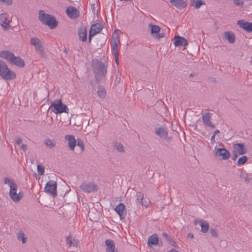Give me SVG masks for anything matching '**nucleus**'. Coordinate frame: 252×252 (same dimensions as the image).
<instances>
[{"instance_id":"1","label":"nucleus","mask_w":252,"mask_h":252,"mask_svg":"<svg viewBox=\"0 0 252 252\" xmlns=\"http://www.w3.org/2000/svg\"><path fill=\"white\" fill-rule=\"evenodd\" d=\"M107 63H102L98 60H95L93 62V68L95 76V80L97 82L105 76L107 73Z\"/></svg>"},{"instance_id":"2","label":"nucleus","mask_w":252,"mask_h":252,"mask_svg":"<svg viewBox=\"0 0 252 252\" xmlns=\"http://www.w3.org/2000/svg\"><path fill=\"white\" fill-rule=\"evenodd\" d=\"M38 18L43 24L48 26L51 29H54L58 26V22L55 17L44 13L43 10H39Z\"/></svg>"},{"instance_id":"3","label":"nucleus","mask_w":252,"mask_h":252,"mask_svg":"<svg viewBox=\"0 0 252 252\" xmlns=\"http://www.w3.org/2000/svg\"><path fill=\"white\" fill-rule=\"evenodd\" d=\"M0 76L6 80H10L15 79L16 74L10 70L5 62L0 60Z\"/></svg>"},{"instance_id":"4","label":"nucleus","mask_w":252,"mask_h":252,"mask_svg":"<svg viewBox=\"0 0 252 252\" xmlns=\"http://www.w3.org/2000/svg\"><path fill=\"white\" fill-rule=\"evenodd\" d=\"M52 112L55 114H61L62 113H69V109L65 104L62 103L61 99L55 100L49 107Z\"/></svg>"},{"instance_id":"5","label":"nucleus","mask_w":252,"mask_h":252,"mask_svg":"<svg viewBox=\"0 0 252 252\" xmlns=\"http://www.w3.org/2000/svg\"><path fill=\"white\" fill-rule=\"evenodd\" d=\"M30 44L35 48V52L41 57L44 58L46 53L42 43L40 40L36 37L32 38L30 40Z\"/></svg>"},{"instance_id":"6","label":"nucleus","mask_w":252,"mask_h":252,"mask_svg":"<svg viewBox=\"0 0 252 252\" xmlns=\"http://www.w3.org/2000/svg\"><path fill=\"white\" fill-rule=\"evenodd\" d=\"M82 191L86 193L95 192L98 190V186L94 182H83L79 186Z\"/></svg>"},{"instance_id":"7","label":"nucleus","mask_w":252,"mask_h":252,"mask_svg":"<svg viewBox=\"0 0 252 252\" xmlns=\"http://www.w3.org/2000/svg\"><path fill=\"white\" fill-rule=\"evenodd\" d=\"M214 156L216 158L221 160H227L230 157V154L225 148H218L215 147L214 148Z\"/></svg>"},{"instance_id":"8","label":"nucleus","mask_w":252,"mask_h":252,"mask_svg":"<svg viewBox=\"0 0 252 252\" xmlns=\"http://www.w3.org/2000/svg\"><path fill=\"white\" fill-rule=\"evenodd\" d=\"M149 27L151 29V34L155 39L158 40L164 37V33L159 32L160 28L159 26L150 23Z\"/></svg>"},{"instance_id":"9","label":"nucleus","mask_w":252,"mask_h":252,"mask_svg":"<svg viewBox=\"0 0 252 252\" xmlns=\"http://www.w3.org/2000/svg\"><path fill=\"white\" fill-rule=\"evenodd\" d=\"M45 192L51 194L53 197L57 196V183L54 181H49L45 187Z\"/></svg>"},{"instance_id":"10","label":"nucleus","mask_w":252,"mask_h":252,"mask_svg":"<svg viewBox=\"0 0 252 252\" xmlns=\"http://www.w3.org/2000/svg\"><path fill=\"white\" fill-rule=\"evenodd\" d=\"M102 29V27L101 24L96 23L92 25L89 32V42H91L93 36L101 32Z\"/></svg>"},{"instance_id":"11","label":"nucleus","mask_w":252,"mask_h":252,"mask_svg":"<svg viewBox=\"0 0 252 252\" xmlns=\"http://www.w3.org/2000/svg\"><path fill=\"white\" fill-rule=\"evenodd\" d=\"M174 44L175 47H186L189 44L188 40L183 36L176 35L174 37Z\"/></svg>"},{"instance_id":"12","label":"nucleus","mask_w":252,"mask_h":252,"mask_svg":"<svg viewBox=\"0 0 252 252\" xmlns=\"http://www.w3.org/2000/svg\"><path fill=\"white\" fill-rule=\"evenodd\" d=\"M66 13L68 16L71 19L77 18L80 14L79 11L73 6L68 7L66 10Z\"/></svg>"},{"instance_id":"13","label":"nucleus","mask_w":252,"mask_h":252,"mask_svg":"<svg viewBox=\"0 0 252 252\" xmlns=\"http://www.w3.org/2000/svg\"><path fill=\"white\" fill-rule=\"evenodd\" d=\"M202 114V119L203 122L204 124L207 126H210L212 128H215V126L212 124L210 119L211 117V114L209 112H206L205 113H203V112Z\"/></svg>"},{"instance_id":"14","label":"nucleus","mask_w":252,"mask_h":252,"mask_svg":"<svg viewBox=\"0 0 252 252\" xmlns=\"http://www.w3.org/2000/svg\"><path fill=\"white\" fill-rule=\"evenodd\" d=\"M4 183L8 185L10 187L9 195L17 191V185L11 179L7 177L5 178L4 179Z\"/></svg>"},{"instance_id":"15","label":"nucleus","mask_w":252,"mask_h":252,"mask_svg":"<svg viewBox=\"0 0 252 252\" xmlns=\"http://www.w3.org/2000/svg\"><path fill=\"white\" fill-rule=\"evenodd\" d=\"M65 139L67 142V145L69 149L71 151H74L77 143L75 137L71 135H66L65 136Z\"/></svg>"},{"instance_id":"16","label":"nucleus","mask_w":252,"mask_h":252,"mask_svg":"<svg viewBox=\"0 0 252 252\" xmlns=\"http://www.w3.org/2000/svg\"><path fill=\"white\" fill-rule=\"evenodd\" d=\"M237 25L242 29L247 32H252V23L246 22L244 20H239L237 21Z\"/></svg>"},{"instance_id":"17","label":"nucleus","mask_w":252,"mask_h":252,"mask_svg":"<svg viewBox=\"0 0 252 252\" xmlns=\"http://www.w3.org/2000/svg\"><path fill=\"white\" fill-rule=\"evenodd\" d=\"M120 40L117 35H113V41L112 42V47L114 55H119V51L118 48Z\"/></svg>"},{"instance_id":"18","label":"nucleus","mask_w":252,"mask_h":252,"mask_svg":"<svg viewBox=\"0 0 252 252\" xmlns=\"http://www.w3.org/2000/svg\"><path fill=\"white\" fill-rule=\"evenodd\" d=\"M105 244L106 246V252H117V249L115 247V244L113 240L111 239L106 240L105 242Z\"/></svg>"},{"instance_id":"19","label":"nucleus","mask_w":252,"mask_h":252,"mask_svg":"<svg viewBox=\"0 0 252 252\" xmlns=\"http://www.w3.org/2000/svg\"><path fill=\"white\" fill-rule=\"evenodd\" d=\"M155 133L160 138L166 139L168 136L167 129L164 127H160L156 128Z\"/></svg>"},{"instance_id":"20","label":"nucleus","mask_w":252,"mask_h":252,"mask_svg":"<svg viewBox=\"0 0 252 252\" xmlns=\"http://www.w3.org/2000/svg\"><path fill=\"white\" fill-rule=\"evenodd\" d=\"M14 54L10 51H0V57L4 59L9 63H10V62H12V58L14 57Z\"/></svg>"},{"instance_id":"21","label":"nucleus","mask_w":252,"mask_h":252,"mask_svg":"<svg viewBox=\"0 0 252 252\" xmlns=\"http://www.w3.org/2000/svg\"><path fill=\"white\" fill-rule=\"evenodd\" d=\"M170 2L178 9H183L187 6V1L183 0H170Z\"/></svg>"},{"instance_id":"22","label":"nucleus","mask_w":252,"mask_h":252,"mask_svg":"<svg viewBox=\"0 0 252 252\" xmlns=\"http://www.w3.org/2000/svg\"><path fill=\"white\" fill-rule=\"evenodd\" d=\"M233 149L239 155H244L247 153V150L244 148V144L242 143L234 144Z\"/></svg>"},{"instance_id":"23","label":"nucleus","mask_w":252,"mask_h":252,"mask_svg":"<svg viewBox=\"0 0 252 252\" xmlns=\"http://www.w3.org/2000/svg\"><path fill=\"white\" fill-rule=\"evenodd\" d=\"M9 63L19 67H23L25 66L24 61L20 57H16L15 55L12 58V62H10Z\"/></svg>"},{"instance_id":"24","label":"nucleus","mask_w":252,"mask_h":252,"mask_svg":"<svg viewBox=\"0 0 252 252\" xmlns=\"http://www.w3.org/2000/svg\"><path fill=\"white\" fill-rule=\"evenodd\" d=\"M78 33L80 40L85 42L87 39V30L85 27H81L78 29Z\"/></svg>"},{"instance_id":"25","label":"nucleus","mask_w":252,"mask_h":252,"mask_svg":"<svg viewBox=\"0 0 252 252\" xmlns=\"http://www.w3.org/2000/svg\"><path fill=\"white\" fill-rule=\"evenodd\" d=\"M0 22L1 26L5 30L9 26L10 20L8 19L6 14L1 13L0 14Z\"/></svg>"},{"instance_id":"26","label":"nucleus","mask_w":252,"mask_h":252,"mask_svg":"<svg viewBox=\"0 0 252 252\" xmlns=\"http://www.w3.org/2000/svg\"><path fill=\"white\" fill-rule=\"evenodd\" d=\"M158 238L157 234L154 233V234L150 236L148 240V245L149 247H152L153 246L158 244Z\"/></svg>"},{"instance_id":"27","label":"nucleus","mask_w":252,"mask_h":252,"mask_svg":"<svg viewBox=\"0 0 252 252\" xmlns=\"http://www.w3.org/2000/svg\"><path fill=\"white\" fill-rule=\"evenodd\" d=\"M44 144L49 149H52L56 146V141L50 138L45 139L44 140Z\"/></svg>"},{"instance_id":"28","label":"nucleus","mask_w":252,"mask_h":252,"mask_svg":"<svg viewBox=\"0 0 252 252\" xmlns=\"http://www.w3.org/2000/svg\"><path fill=\"white\" fill-rule=\"evenodd\" d=\"M11 200L14 202H18L21 200L23 197V193L20 192L17 193V191L9 195Z\"/></svg>"},{"instance_id":"29","label":"nucleus","mask_w":252,"mask_h":252,"mask_svg":"<svg viewBox=\"0 0 252 252\" xmlns=\"http://www.w3.org/2000/svg\"><path fill=\"white\" fill-rule=\"evenodd\" d=\"M224 39L227 40L230 43H233L235 42V35L231 32H226L224 33Z\"/></svg>"},{"instance_id":"30","label":"nucleus","mask_w":252,"mask_h":252,"mask_svg":"<svg viewBox=\"0 0 252 252\" xmlns=\"http://www.w3.org/2000/svg\"><path fill=\"white\" fill-rule=\"evenodd\" d=\"M125 210V206L123 203H120L117 205L115 210L118 214L121 219L122 218V216L124 215V211Z\"/></svg>"},{"instance_id":"31","label":"nucleus","mask_w":252,"mask_h":252,"mask_svg":"<svg viewBox=\"0 0 252 252\" xmlns=\"http://www.w3.org/2000/svg\"><path fill=\"white\" fill-rule=\"evenodd\" d=\"M162 236L165 239V240L166 241V242L169 244H170L172 246L175 247H177V246L176 245V243L166 233H165V232L162 233Z\"/></svg>"},{"instance_id":"32","label":"nucleus","mask_w":252,"mask_h":252,"mask_svg":"<svg viewBox=\"0 0 252 252\" xmlns=\"http://www.w3.org/2000/svg\"><path fill=\"white\" fill-rule=\"evenodd\" d=\"M199 223L201 226V231L203 233H206L208 231L209 225V223L205 220H199Z\"/></svg>"},{"instance_id":"33","label":"nucleus","mask_w":252,"mask_h":252,"mask_svg":"<svg viewBox=\"0 0 252 252\" xmlns=\"http://www.w3.org/2000/svg\"><path fill=\"white\" fill-rule=\"evenodd\" d=\"M66 244L69 246H77L78 244V241L75 239H72V237L69 235L66 239Z\"/></svg>"},{"instance_id":"34","label":"nucleus","mask_w":252,"mask_h":252,"mask_svg":"<svg viewBox=\"0 0 252 252\" xmlns=\"http://www.w3.org/2000/svg\"><path fill=\"white\" fill-rule=\"evenodd\" d=\"M17 237L18 240L19 241H21L23 244L26 243V242L27 241V238L25 236V235L23 231H20L17 233Z\"/></svg>"},{"instance_id":"35","label":"nucleus","mask_w":252,"mask_h":252,"mask_svg":"<svg viewBox=\"0 0 252 252\" xmlns=\"http://www.w3.org/2000/svg\"><path fill=\"white\" fill-rule=\"evenodd\" d=\"M97 94L100 98H104L106 96V90L103 87H99L97 92Z\"/></svg>"},{"instance_id":"36","label":"nucleus","mask_w":252,"mask_h":252,"mask_svg":"<svg viewBox=\"0 0 252 252\" xmlns=\"http://www.w3.org/2000/svg\"><path fill=\"white\" fill-rule=\"evenodd\" d=\"M192 6L195 8H199L202 5L205 4V2L201 0H193Z\"/></svg>"},{"instance_id":"37","label":"nucleus","mask_w":252,"mask_h":252,"mask_svg":"<svg viewBox=\"0 0 252 252\" xmlns=\"http://www.w3.org/2000/svg\"><path fill=\"white\" fill-rule=\"evenodd\" d=\"M136 196L137 202H139L141 205H144V203L143 202L144 194L141 192H138L136 194Z\"/></svg>"},{"instance_id":"38","label":"nucleus","mask_w":252,"mask_h":252,"mask_svg":"<svg viewBox=\"0 0 252 252\" xmlns=\"http://www.w3.org/2000/svg\"><path fill=\"white\" fill-rule=\"evenodd\" d=\"M248 160V158L246 156H243L240 158L237 162L238 165L244 164Z\"/></svg>"},{"instance_id":"39","label":"nucleus","mask_w":252,"mask_h":252,"mask_svg":"<svg viewBox=\"0 0 252 252\" xmlns=\"http://www.w3.org/2000/svg\"><path fill=\"white\" fill-rule=\"evenodd\" d=\"M115 148L119 152H124L125 151L123 145L120 143H115Z\"/></svg>"},{"instance_id":"40","label":"nucleus","mask_w":252,"mask_h":252,"mask_svg":"<svg viewBox=\"0 0 252 252\" xmlns=\"http://www.w3.org/2000/svg\"><path fill=\"white\" fill-rule=\"evenodd\" d=\"M76 141V145L80 147L81 152H83L84 150V144L83 142L79 139H78Z\"/></svg>"},{"instance_id":"41","label":"nucleus","mask_w":252,"mask_h":252,"mask_svg":"<svg viewBox=\"0 0 252 252\" xmlns=\"http://www.w3.org/2000/svg\"><path fill=\"white\" fill-rule=\"evenodd\" d=\"M37 171L40 175H43L44 174V167L41 165H37Z\"/></svg>"},{"instance_id":"42","label":"nucleus","mask_w":252,"mask_h":252,"mask_svg":"<svg viewBox=\"0 0 252 252\" xmlns=\"http://www.w3.org/2000/svg\"><path fill=\"white\" fill-rule=\"evenodd\" d=\"M210 233L211 234V236L213 237L217 238L218 236L217 231L213 228H211L210 229Z\"/></svg>"},{"instance_id":"43","label":"nucleus","mask_w":252,"mask_h":252,"mask_svg":"<svg viewBox=\"0 0 252 252\" xmlns=\"http://www.w3.org/2000/svg\"><path fill=\"white\" fill-rule=\"evenodd\" d=\"M236 5L238 6H243L244 1V0H233Z\"/></svg>"},{"instance_id":"44","label":"nucleus","mask_w":252,"mask_h":252,"mask_svg":"<svg viewBox=\"0 0 252 252\" xmlns=\"http://www.w3.org/2000/svg\"><path fill=\"white\" fill-rule=\"evenodd\" d=\"M0 2H2L8 5H10L12 3V0H0Z\"/></svg>"},{"instance_id":"45","label":"nucleus","mask_w":252,"mask_h":252,"mask_svg":"<svg viewBox=\"0 0 252 252\" xmlns=\"http://www.w3.org/2000/svg\"><path fill=\"white\" fill-rule=\"evenodd\" d=\"M22 140L20 137H17L16 139V143L18 145H21L22 144Z\"/></svg>"},{"instance_id":"46","label":"nucleus","mask_w":252,"mask_h":252,"mask_svg":"<svg viewBox=\"0 0 252 252\" xmlns=\"http://www.w3.org/2000/svg\"><path fill=\"white\" fill-rule=\"evenodd\" d=\"M20 149L24 151H26L27 149V146L26 144H22L20 145Z\"/></svg>"},{"instance_id":"47","label":"nucleus","mask_w":252,"mask_h":252,"mask_svg":"<svg viewBox=\"0 0 252 252\" xmlns=\"http://www.w3.org/2000/svg\"><path fill=\"white\" fill-rule=\"evenodd\" d=\"M237 153H236L235 151L233 152V155L232 157V159L233 160H235L238 157Z\"/></svg>"},{"instance_id":"48","label":"nucleus","mask_w":252,"mask_h":252,"mask_svg":"<svg viewBox=\"0 0 252 252\" xmlns=\"http://www.w3.org/2000/svg\"><path fill=\"white\" fill-rule=\"evenodd\" d=\"M115 58V61L116 63V64L118 65L119 63V59H118V55H114Z\"/></svg>"},{"instance_id":"49","label":"nucleus","mask_w":252,"mask_h":252,"mask_svg":"<svg viewBox=\"0 0 252 252\" xmlns=\"http://www.w3.org/2000/svg\"><path fill=\"white\" fill-rule=\"evenodd\" d=\"M215 135L214 134H213L212 137H211V140L212 142H215Z\"/></svg>"},{"instance_id":"50","label":"nucleus","mask_w":252,"mask_h":252,"mask_svg":"<svg viewBox=\"0 0 252 252\" xmlns=\"http://www.w3.org/2000/svg\"><path fill=\"white\" fill-rule=\"evenodd\" d=\"M167 252H179L177 251V250H176L174 249H173L168 251Z\"/></svg>"},{"instance_id":"51","label":"nucleus","mask_w":252,"mask_h":252,"mask_svg":"<svg viewBox=\"0 0 252 252\" xmlns=\"http://www.w3.org/2000/svg\"><path fill=\"white\" fill-rule=\"evenodd\" d=\"M188 236L191 239H193L194 237L193 235L191 233H189L188 234Z\"/></svg>"},{"instance_id":"52","label":"nucleus","mask_w":252,"mask_h":252,"mask_svg":"<svg viewBox=\"0 0 252 252\" xmlns=\"http://www.w3.org/2000/svg\"><path fill=\"white\" fill-rule=\"evenodd\" d=\"M219 133H220V130H218V129H217V130H216L214 131V134L215 135H216V134H218Z\"/></svg>"},{"instance_id":"53","label":"nucleus","mask_w":252,"mask_h":252,"mask_svg":"<svg viewBox=\"0 0 252 252\" xmlns=\"http://www.w3.org/2000/svg\"><path fill=\"white\" fill-rule=\"evenodd\" d=\"M244 180L246 182H247V183L249 182V180L248 179L247 177L246 178H245Z\"/></svg>"},{"instance_id":"54","label":"nucleus","mask_w":252,"mask_h":252,"mask_svg":"<svg viewBox=\"0 0 252 252\" xmlns=\"http://www.w3.org/2000/svg\"><path fill=\"white\" fill-rule=\"evenodd\" d=\"M198 222H199V220H194V224H197L198 223Z\"/></svg>"},{"instance_id":"55","label":"nucleus","mask_w":252,"mask_h":252,"mask_svg":"<svg viewBox=\"0 0 252 252\" xmlns=\"http://www.w3.org/2000/svg\"><path fill=\"white\" fill-rule=\"evenodd\" d=\"M194 74H193V73H191V74L189 75V77H192L194 76Z\"/></svg>"},{"instance_id":"56","label":"nucleus","mask_w":252,"mask_h":252,"mask_svg":"<svg viewBox=\"0 0 252 252\" xmlns=\"http://www.w3.org/2000/svg\"><path fill=\"white\" fill-rule=\"evenodd\" d=\"M211 81H212V82H215V79L214 78H212L211 79Z\"/></svg>"}]
</instances>
